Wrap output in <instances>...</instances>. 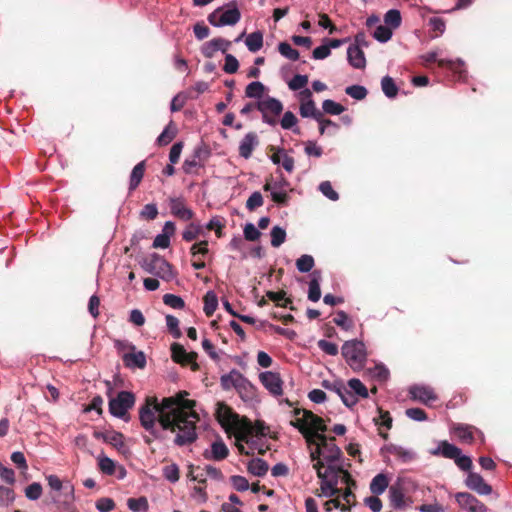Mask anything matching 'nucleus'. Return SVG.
<instances>
[{
	"mask_svg": "<svg viewBox=\"0 0 512 512\" xmlns=\"http://www.w3.org/2000/svg\"><path fill=\"white\" fill-rule=\"evenodd\" d=\"M186 391H180L174 396L164 397L160 402L157 397H147L139 408L141 426L149 432L145 436L146 444L153 440L165 441L168 434H174L173 443L182 447L190 445L198 438L196 423L199 416L194 410L195 400L186 399Z\"/></svg>",
	"mask_w": 512,
	"mask_h": 512,
	"instance_id": "obj_1",
	"label": "nucleus"
},
{
	"mask_svg": "<svg viewBox=\"0 0 512 512\" xmlns=\"http://www.w3.org/2000/svg\"><path fill=\"white\" fill-rule=\"evenodd\" d=\"M51 489L50 499L56 505V512H76L73 507L74 487L70 483L64 484L56 475L46 476Z\"/></svg>",
	"mask_w": 512,
	"mask_h": 512,
	"instance_id": "obj_2",
	"label": "nucleus"
},
{
	"mask_svg": "<svg viewBox=\"0 0 512 512\" xmlns=\"http://www.w3.org/2000/svg\"><path fill=\"white\" fill-rule=\"evenodd\" d=\"M341 353L350 368L358 372L362 370L367 361L365 344L359 340L346 341L341 348Z\"/></svg>",
	"mask_w": 512,
	"mask_h": 512,
	"instance_id": "obj_3",
	"label": "nucleus"
},
{
	"mask_svg": "<svg viewBox=\"0 0 512 512\" xmlns=\"http://www.w3.org/2000/svg\"><path fill=\"white\" fill-rule=\"evenodd\" d=\"M434 456H442L454 460L455 464L463 471H470L472 460L469 456L462 455L461 449L446 440L440 441L437 448L431 451Z\"/></svg>",
	"mask_w": 512,
	"mask_h": 512,
	"instance_id": "obj_4",
	"label": "nucleus"
},
{
	"mask_svg": "<svg viewBox=\"0 0 512 512\" xmlns=\"http://www.w3.org/2000/svg\"><path fill=\"white\" fill-rule=\"evenodd\" d=\"M142 267L146 272L165 281H171L176 276L173 266L157 253H153L149 258H146L143 261Z\"/></svg>",
	"mask_w": 512,
	"mask_h": 512,
	"instance_id": "obj_5",
	"label": "nucleus"
},
{
	"mask_svg": "<svg viewBox=\"0 0 512 512\" xmlns=\"http://www.w3.org/2000/svg\"><path fill=\"white\" fill-rule=\"evenodd\" d=\"M134 404L135 395L129 391H121L109 400V411L113 416L123 419Z\"/></svg>",
	"mask_w": 512,
	"mask_h": 512,
	"instance_id": "obj_6",
	"label": "nucleus"
},
{
	"mask_svg": "<svg viewBox=\"0 0 512 512\" xmlns=\"http://www.w3.org/2000/svg\"><path fill=\"white\" fill-rule=\"evenodd\" d=\"M216 419L226 431L234 429L240 432L243 424V419L225 403L217 404Z\"/></svg>",
	"mask_w": 512,
	"mask_h": 512,
	"instance_id": "obj_7",
	"label": "nucleus"
},
{
	"mask_svg": "<svg viewBox=\"0 0 512 512\" xmlns=\"http://www.w3.org/2000/svg\"><path fill=\"white\" fill-rule=\"evenodd\" d=\"M231 5L233 6V8H230L226 11H223L222 8H217L216 10H214L208 16L209 23L215 27L235 25L240 20L241 13L239 9L236 7L235 2H232Z\"/></svg>",
	"mask_w": 512,
	"mask_h": 512,
	"instance_id": "obj_8",
	"label": "nucleus"
},
{
	"mask_svg": "<svg viewBox=\"0 0 512 512\" xmlns=\"http://www.w3.org/2000/svg\"><path fill=\"white\" fill-rule=\"evenodd\" d=\"M317 440L321 442L325 464L330 462H338L341 460L343 453L341 449L336 445V438L334 436H326L325 434L318 433L315 436L314 441L317 442Z\"/></svg>",
	"mask_w": 512,
	"mask_h": 512,
	"instance_id": "obj_9",
	"label": "nucleus"
},
{
	"mask_svg": "<svg viewBox=\"0 0 512 512\" xmlns=\"http://www.w3.org/2000/svg\"><path fill=\"white\" fill-rule=\"evenodd\" d=\"M198 354L196 352H187L183 345L173 343L171 345V358L175 363L182 366L190 365L193 371L199 370V365L196 362Z\"/></svg>",
	"mask_w": 512,
	"mask_h": 512,
	"instance_id": "obj_10",
	"label": "nucleus"
},
{
	"mask_svg": "<svg viewBox=\"0 0 512 512\" xmlns=\"http://www.w3.org/2000/svg\"><path fill=\"white\" fill-rule=\"evenodd\" d=\"M269 431V427L260 420H257L254 425L247 419H243V424L240 429L238 439L248 443V436H266Z\"/></svg>",
	"mask_w": 512,
	"mask_h": 512,
	"instance_id": "obj_11",
	"label": "nucleus"
},
{
	"mask_svg": "<svg viewBox=\"0 0 512 512\" xmlns=\"http://www.w3.org/2000/svg\"><path fill=\"white\" fill-rule=\"evenodd\" d=\"M93 436L96 439H101L105 443L112 445L121 454H125L128 448L124 442V435L116 431H94Z\"/></svg>",
	"mask_w": 512,
	"mask_h": 512,
	"instance_id": "obj_12",
	"label": "nucleus"
},
{
	"mask_svg": "<svg viewBox=\"0 0 512 512\" xmlns=\"http://www.w3.org/2000/svg\"><path fill=\"white\" fill-rule=\"evenodd\" d=\"M263 386L274 396H280L283 393V381L279 373L266 371L259 375Z\"/></svg>",
	"mask_w": 512,
	"mask_h": 512,
	"instance_id": "obj_13",
	"label": "nucleus"
},
{
	"mask_svg": "<svg viewBox=\"0 0 512 512\" xmlns=\"http://www.w3.org/2000/svg\"><path fill=\"white\" fill-rule=\"evenodd\" d=\"M458 505L470 512H486L487 507L480 502L474 495L467 492H459L455 495Z\"/></svg>",
	"mask_w": 512,
	"mask_h": 512,
	"instance_id": "obj_14",
	"label": "nucleus"
},
{
	"mask_svg": "<svg viewBox=\"0 0 512 512\" xmlns=\"http://www.w3.org/2000/svg\"><path fill=\"white\" fill-rule=\"evenodd\" d=\"M169 207L171 214L181 220L188 221L194 217V212L186 207L183 197L169 198Z\"/></svg>",
	"mask_w": 512,
	"mask_h": 512,
	"instance_id": "obj_15",
	"label": "nucleus"
},
{
	"mask_svg": "<svg viewBox=\"0 0 512 512\" xmlns=\"http://www.w3.org/2000/svg\"><path fill=\"white\" fill-rule=\"evenodd\" d=\"M465 485L479 495H489L492 493V486L486 483L480 474L475 472L468 473Z\"/></svg>",
	"mask_w": 512,
	"mask_h": 512,
	"instance_id": "obj_16",
	"label": "nucleus"
},
{
	"mask_svg": "<svg viewBox=\"0 0 512 512\" xmlns=\"http://www.w3.org/2000/svg\"><path fill=\"white\" fill-rule=\"evenodd\" d=\"M256 109L262 113V118H267L269 114L279 116L283 111V104L276 98L267 97L256 103Z\"/></svg>",
	"mask_w": 512,
	"mask_h": 512,
	"instance_id": "obj_17",
	"label": "nucleus"
},
{
	"mask_svg": "<svg viewBox=\"0 0 512 512\" xmlns=\"http://www.w3.org/2000/svg\"><path fill=\"white\" fill-rule=\"evenodd\" d=\"M305 410L306 409H299V408H296L294 410V414L295 415H299L301 412L303 413V417L302 418H297L295 420H292L290 422V424L295 427L296 429H298V431L302 434V436L304 437L306 443L308 446H311L313 443H314V440H315V436L318 434V433H314L312 432V429H310L308 426H307V422L305 420Z\"/></svg>",
	"mask_w": 512,
	"mask_h": 512,
	"instance_id": "obj_18",
	"label": "nucleus"
},
{
	"mask_svg": "<svg viewBox=\"0 0 512 512\" xmlns=\"http://www.w3.org/2000/svg\"><path fill=\"white\" fill-rule=\"evenodd\" d=\"M301 95L303 98H307L308 100L301 103L299 108L300 115L304 118L311 117L315 120L319 119L323 112L317 109L315 102L310 99L312 96L311 91L309 89H305L301 92Z\"/></svg>",
	"mask_w": 512,
	"mask_h": 512,
	"instance_id": "obj_19",
	"label": "nucleus"
},
{
	"mask_svg": "<svg viewBox=\"0 0 512 512\" xmlns=\"http://www.w3.org/2000/svg\"><path fill=\"white\" fill-rule=\"evenodd\" d=\"M230 45V41H227L222 38H214L204 43V45L201 48V51L204 57L212 58L218 50H221L223 53H226Z\"/></svg>",
	"mask_w": 512,
	"mask_h": 512,
	"instance_id": "obj_20",
	"label": "nucleus"
},
{
	"mask_svg": "<svg viewBox=\"0 0 512 512\" xmlns=\"http://www.w3.org/2000/svg\"><path fill=\"white\" fill-rule=\"evenodd\" d=\"M229 449L222 440H217L211 444V450H205L203 457L207 460L221 461L227 458Z\"/></svg>",
	"mask_w": 512,
	"mask_h": 512,
	"instance_id": "obj_21",
	"label": "nucleus"
},
{
	"mask_svg": "<svg viewBox=\"0 0 512 512\" xmlns=\"http://www.w3.org/2000/svg\"><path fill=\"white\" fill-rule=\"evenodd\" d=\"M404 488L398 480L396 483L389 487V501L393 509L401 510L405 506Z\"/></svg>",
	"mask_w": 512,
	"mask_h": 512,
	"instance_id": "obj_22",
	"label": "nucleus"
},
{
	"mask_svg": "<svg viewBox=\"0 0 512 512\" xmlns=\"http://www.w3.org/2000/svg\"><path fill=\"white\" fill-rule=\"evenodd\" d=\"M259 144L258 136L255 132L247 133L239 145V155L245 159L251 157L254 148Z\"/></svg>",
	"mask_w": 512,
	"mask_h": 512,
	"instance_id": "obj_23",
	"label": "nucleus"
},
{
	"mask_svg": "<svg viewBox=\"0 0 512 512\" xmlns=\"http://www.w3.org/2000/svg\"><path fill=\"white\" fill-rule=\"evenodd\" d=\"M132 352L123 355V362L126 367L143 369L146 366V356L142 351L135 352V347L131 346Z\"/></svg>",
	"mask_w": 512,
	"mask_h": 512,
	"instance_id": "obj_24",
	"label": "nucleus"
},
{
	"mask_svg": "<svg viewBox=\"0 0 512 512\" xmlns=\"http://www.w3.org/2000/svg\"><path fill=\"white\" fill-rule=\"evenodd\" d=\"M349 64L356 69H363L366 66V58L363 50L358 46H349L347 49Z\"/></svg>",
	"mask_w": 512,
	"mask_h": 512,
	"instance_id": "obj_25",
	"label": "nucleus"
},
{
	"mask_svg": "<svg viewBox=\"0 0 512 512\" xmlns=\"http://www.w3.org/2000/svg\"><path fill=\"white\" fill-rule=\"evenodd\" d=\"M386 450L388 453L396 456L400 461L407 463L411 462L416 458V454L402 446L389 444L382 448V451Z\"/></svg>",
	"mask_w": 512,
	"mask_h": 512,
	"instance_id": "obj_26",
	"label": "nucleus"
},
{
	"mask_svg": "<svg viewBox=\"0 0 512 512\" xmlns=\"http://www.w3.org/2000/svg\"><path fill=\"white\" fill-rule=\"evenodd\" d=\"M410 395L414 400H418L424 404L435 401L437 396L432 389L424 386H414L410 389Z\"/></svg>",
	"mask_w": 512,
	"mask_h": 512,
	"instance_id": "obj_27",
	"label": "nucleus"
},
{
	"mask_svg": "<svg viewBox=\"0 0 512 512\" xmlns=\"http://www.w3.org/2000/svg\"><path fill=\"white\" fill-rule=\"evenodd\" d=\"M305 420L307 422V426L312 429V432L324 434L327 431V425L323 418L312 411L305 410Z\"/></svg>",
	"mask_w": 512,
	"mask_h": 512,
	"instance_id": "obj_28",
	"label": "nucleus"
},
{
	"mask_svg": "<svg viewBox=\"0 0 512 512\" xmlns=\"http://www.w3.org/2000/svg\"><path fill=\"white\" fill-rule=\"evenodd\" d=\"M379 417L374 418L375 425L379 426V435L387 440L389 438V434L387 432L382 431V427H385L387 430L392 428L393 419L388 411L383 410L382 408H378Z\"/></svg>",
	"mask_w": 512,
	"mask_h": 512,
	"instance_id": "obj_29",
	"label": "nucleus"
},
{
	"mask_svg": "<svg viewBox=\"0 0 512 512\" xmlns=\"http://www.w3.org/2000/svg\"><path fill=\"white\" fill-rule=\"evenodd\" d=\"M97 466L99 471L107 476H112L116 474L117 464L114 460L109 458L108 456L101 453L97 457Z\"/></svg>",
	"mask_w": 512,
	"mask_h": 512,
	"instance_id": "obj_30",
	"label": "nucleus"
},
{
	"mask_svg": "<svg viewBox=\"0 0 512 512\" xmlns=\"http://www.w3.org/2000/svg\"><path fill=\"white\" fill-rule=\"evenodd\" d=\"M146 169V161L143 160L136 164L132 169L129 181V190H135L141 183Z\"/></svg>",
	"mask_w": 512,
	"mask_h": 512,
	"instance_id": "obj_31",
	"label": "nucleus"
},
{
	"mask_svg": "<svg viewBox=\"0 0 512 512\" xmlns=\"http://www.w3.org/2000/svg\"><path fill=\"white\" fill-rule=\"evenodd\" d=\"M243 375L236 369H233L228 374L222 375L220 378L221 387L224 390H230L231 388L236 389L239 381Z\"/></svg>",
	"mask_w": 512,
	"mask_h": 512,
	"instance_id": "obj_32",
	"label": "nucleus"
},
{
	"mask_svg": "<svg viewBox=\"0 0 512 512\" xmlns=\"http://www.w3.org/2000/svg\"><path fill=\"white\" fill-rule=\"evenodd\" d=\"M236 391L238 392L240 397L243 400H246V401L247 400H252L254 398L255 392H256L255 387L244 376L239 381V383H238V385L236 387Z\"/></svg>",
	"mask_w": 512,
	"mask_h": 512,
	"instance_id": "obj_33",
	"label": "nucleus"
},
{
	"mask_svg": "<svg viewBox=\"0 0 512 512\" xmlns=\"http://www.w3.org/2000/svg\"><path fill=\"white\" fill-rule=\"evenodd\" d=\"M388 486V477L383 473H379L372 479L370 483V491L374 495H380L388 488Z\"/></svg>",
	"mask_w": 512,
	"mask_h": 512,
	"instance_id": "obj_34",
	"label": "nucleus"
},
{
	"mask_svg": "<svg viewBox=\"0 0 512 512\" xmlns=\"http://www.w3.org/2000/svg\"><path fill=\"white\" fill-rule=\"evenodd\" d=\"M268 469V463L261 458L252 459L247 466L248 472L258 477L265 476Z\"/></svg>",
	"mask_w": 512,
	"mask_h": 512,
	"instance_id": "obj_35",
	"label": "nucleus"
},
{
	"mask_svg": "<svg viewBox=\"0 0 512 512\" xmlns=\"http://www.w3.org/2000/svg\"><path fill=\"white\" fill-rule=\"evenodd\" d=\"M473 429L472 426L458 424L453 428V431L461 442L470 444L474 441Z\"/></svg>",
	"mask_w": 512,
	"mask_h": 512,
	"instance_id": "obj_36",
	"label": "nucleus"
},
{
	"mask_svg": "<svg viewBox=\"0 0 512 512\" xmlns=\"http://www.w3.org/2000/svg\"><path fill=\"white\" fill-rule=\"evenodd\" d=\"M313 278L309 282L308 299L312 302L319 301L321 297V289L319 284L320 272L314 271Z\"/></svg>",
	"mask_w": 512,
	"mask_h": 512,
	"instance_id": "obj_37",
	"label": "nucleus"
},
{
	"mask_svg": "<svg viewBox=\"0 0 512 512\" xmlns=\"http://www.w3.org/2000/svg\"><path fill=\"white\" fill-rule=\"evenodd\" d=\"M245 44L249 51L255 53L263 46V33L255 31L246 37Z\"/></svg>",
	"mask_w": 512,
	"mask_h": 512,
	"instance_id": "obj_38",
	"label": "nucleus"
},
{
	"mask_svg": "<svg viewBox=\"0 0 512 512\" xmlns=\"http://www.w3.org/2000/svg\"><path fill=\"white\" fill-rule=\"evenodd\" d=\"M177 134V128L171 121L162 131V133L157 138V143L159 146L168 145Z\"/></svg>",
	"mask_w": 512,
	"mask_h": 512,
	"instance_id": "obj_39",
	"label": "nucleus"
},
{
	"mask_svg": "<svg viewBox=\"0 0 512 512\" xmlns=\"http://www.w3.org/2000/svg\"><path fill=\"white\" fill-rule=\"evenodd\" d=\"M204 313L207 317H211L218 306L217 295L213 291H208L203 297Z\"/></svg>",
	"mask_w": 512,
	"mask_h": 512,
	"instance_id": "obj_40",
	"label": "nucleus"
},
{
	"mask_svg": "<svg viewBox=\"0 0 512 512\" xmlns=\"http://www.w3.org/2000/svg\"><path fill=\"white\" fill-rule=\"evenodd\" d=\"M437 56H438V54L435 51H432V52L422 55L421 59L423 61V65L428 67L431 63L437 62L439 67L452 68V65H453L452 61L444 60V59L438 60Z\"/></svg>",
	"mask_w": 512,
	"mask_h": 512,
	"instance_id": "obj_41",
	"label": "nucleus"
},
{
	"mask_svg": "<svg viewBox=\"0 0 512 512\" xmlns=\"http://www.w3.org/2000/svg\"><path fill=\"white\" fill-rule=\"evenodd\" d=\"M384 22L385 25H387L388 27L390 26V28L392 29L400 27L402 23L400 11L397 9H391L387 11L386 14L384 15Z\"/></svg>",
	"mask_w": 512,
	"mask_h": 512,
	"instance_id": "obj_42",
	"label": "nucleus"
},
{
	"mask_svg": "<svg viewBox=\"0 0 512 512\" xmlns=\"http://www.w3.org/2000/svg\"><path fill=\"white\" fill-rule=\"evenodd\" d=\"M127 506L133 512H147L149 508L146 497L129 498L127 500Z\"/></svg>",
	"mask_w": 512,
	"mask_h": 512,
	"instance_id": "obj_43",
	"label": "nucleus"
},
{
	"mask_svg": "<svg viewBox=\"0 0 512 512\" xmlns=\"http://www.w3.org/2000/svg\"><path fill=\"white\" fill-rule=\"evenodd\" d=\"M381 88L383 93L388 98H394L397 96L398 87L396 86L394 80L390 76H385L382 78Z\"/></svg>",
	"mask_w": 512,
	"mask_h": 512,
	"instance_id": "obj_44",
	"label": "nucleus"
},
{
	"mask_svg": "<svg viewBox=\"0 0 512 512\" xmlns=\"http://www.w3.org/2000/svg\"><path fill=\"white\" fill-rule=\"evenodd\" d=\"M264 91L265 86L259 81H254L246 86L245 95L249 98L260 99L263 96Z\"/></svg>",
	"mask_w": 512,
	"mask_h": 512,
	"instance_id": "obj_45",
	"label": "nucleus"
},
{
	"mask_svg": "<svg viewBox=\"0 0 512 512\" xmlns=\"http://www.w3.org/2000/svg\"><path fill=\"white\" fill-rule=\"evenodd\" d=\"M351 392L361 398H367L369 396L368 389L366 386L357 378H352L347 382Z\"/></svg>",
	"mask_w": 512,
	"mask_h": 512,
	"instance_id": "obj_46",
	"label": "nucleus"
},
{
	"mask_svg": "<svg viewBox=\"0 0 512 512\" xmlns=\"http://www.w3.org/2000/svg\"><path fill=\"white\" fill-rule=\"evenodd\" d=\"M322 109L323 114L326 113L329 115H340L342 112H344L345 107L333 100L327 99L323 101Z\"/></svg>",
	"mask_w": 512,
	"mask_h": 512,
	"instance_id": "obj_47",
	"label": "nucleus"
},
{
	"mask_svg": "<svg viewBox=\"0 0 512 512\" xmlns=\"http://www.w3.org/2000/svg\"><path fill=\"white\" fill-rule=\"evenodd\" d=\"M314 264V258L308 254L302 255L296 260V267L302 273L309 272L314 267Z\"/></svg>",
	"mask_w": 512,
	"mask_h": 512,
	"instance_id": "obj_48",
	"label": "nucleus"
},
{
	"mask_svg": "<svg viewBox=\"0 0 512 512\" xmlns=\"http://www.w3.org/2000/svg\"><path fill=\"white\" fill-rule=\"evenodd\" d=\"M278 50L280 54L284 57H286L289 60L296 61L299 59V52L298 50L291 47V45L287 42H281L278 45Z\"/></svg>",
	"mask_w": 512,
	"mask_h": 512,
	"instance_id": "obj_49",
	"label": "nucleus"
},
{
	"mask_svg": "<svg viewBox=\"0 0 512 512\" xmlns=\"http://www.w3.org/2000/svg\"><path fill=\"white\" fill-rule=\"evenodd\" d=\"M373 37L381 42V43H385L387 41H389L392 37V29L390 27H388L387 25H379L374 33H373Z\"/></svg>",
	"mask_w": 512,
	"mask_h": 512,
	"instance_id": "obj_50",
	"label": "nucleus"
},
{
	"mask_svg": "<svg viewBox=\"0 0 512 512\" xmlns=\"http://www.w3.org/2000/svg\"><path fill=\"white\" fill-rule=\"evenodd\" d=\"M286 232L279 226H274L271 230V245L273 247H279L285 242Z\"/></svg>",
	"mask_w": 512,
	"mask_h": 512,
	"instance_id": "obj_51",
	"label": "nucleus"
},
{
	"mask_svg": "<svg viewBox=\"0 0 512 512\" xmlns=\"http://www.w3.org/2000/svg\"><path fill=\"white\" fill-rule=\"evenodd\" d=\"M166 324L169 333L176 339L182 336V332L179 328V320L173 315L166 316Z\"/></svg>",
	"mask_w": 512,
	"mask_h": 512,
	"instance_id": "obj_52",
	"label": "nucleus"
},
{
	"mask_svg": "<svg viewBox=\"0 0 512 512\" xmlns=\"http://www.w3.org/2000/svg\"><path fill=\"white\" fill-rule=\"evenodd\" d=\"M163 476L171 483L177 482L180 478V471L178 465L173 463L165 466L163 468Z\"/></svg>",
	"mask_w": 512,
	"mask_h": 512,
	"instance_id": "obj_53",
	"label": "nucleus"
},
{
	"mask_svg": "<svg viewBox=\"0 0 512 512\" xmlns=\"http://www.w3.org/2000/svg\"><path fill=\"white\" fill-rule=\"evenodd\" d=\"M202 232V228L194 223H190L182 234V238L186 242L195 240Z\"/></svg>",
	"mask_w": 512,
	"mask_h": 512,
	"instance_id": "obj_54",
	"label": "nucleus"
},
{
	"mask_svg": "<svg viewBox=\"0 0 512 512\" xmlns=\"http://www.w3.org/2000/svg\"><path fill=\"white\" fill-rule=\"evenodd\" d=\"M163 302L165 305L174 309H183L185 307L184 300L180 296L174 294H165L163 296Z\"/></svg>",
	"mask_w": 512,
	"mask_h": 512,
	"instance_id": "obj_55",
	"label": "nucleus"
},
{
	"mask_svg": "<svg viewBox=\"0 0 512 512\" xmlns=\"http://www.w3.org/2000/svg\"><path fill=\"white\" fill-rule=\"evenodd\" d=\"M264 203L263 196L260 192H253L250 197L246 201V208L249 211H254L255 209L261 207Z\"/></svg>",
	"mask_w": 512,
	"mask_h": 512,
	"instance_id": "obj_56",
	"label": "nucleus"
},
{
	"mask_svg": "<svg viewBox=\"0 0 512 512\" xmlns=\"http://www.w3.org/2000/svg\"><path fill=\"white\" fill-rule=\"evenodd\" d=\"M334 323L344 330H349L353 327V322L349 319L346 312L340 310L336 313V317L333 319Z\"/></svg>",
	"mask_w": 512,
	"mask_h": 512,
	"instance_id": "obj_57",
	"label": "nucleus"
},
{
	"mask_svg": "<svg viewBox=\"0 0 512 512\" xmlns=\"http://www.w3.org/2000/svg\"><path fill=\"white\" fill-rule=\"evenodd\" d=\"M345 92L347 95H349L350 97H352L356 100H362L367 95V89L364 86H360V85L348 86L345 89Z\"/></svg>",
	"mask_w": 512,
	"mask_h": 512,
	"instance_id": "obj_58",
	"label": "nucleus"
},
{
	"mask_svg": "<svg viewBox=\"0 0 512 512\" xmlns=\"http://www.w3.org/2000/svg\"><path fill=\"white\" fill-rule=\"evenodd\" d=\"M368 371L372 378L381 382L386 381L389 377V370L384 365H376Z\"/></svg>",
	"mask_w": 512,
	"mask_h": 512,
	"instance_id": "obj_59",
	"label": "nucleus"
},
{
	"mask_svg": "<svg viewBox=\"0 0 512 512\" xmlns=\"http://www.w3.org/2000/svg\"><path fill=\"white\" fill-rule=\"evenodd\" d=\"M42 494V486L38 482H33L32 484L28 485L25 489V496L29 500H37L41 497Z\"/></svg>",
	"mask_w": 512,
	"mask_h": 512,
	"instance_id": "obj_60",
	"label": "nucleus"
},
{
	"mask_svg": "<svg viewBox=\"0 0 512 512\" xmlns=\"http://www.w3.org/2000/svg\"><path fill=\"white\" fill-rule=\"evenodd\" d=\"M339 397L341 398L343 404L348 408H352L358 402L356 395L348 390L345 386L342 389L341 394H339Z\"/></svg>",
	"mask_w": 512,
	"mask_h": 512,
	"instance_id": "obj_61",
	"label": "nucleus"
},
{
	"mask_svg": "<svg viewBox=\"0 0 512 512\" xmlns=\"http://www.w3.org/2000/svg\"><path fill=\"white\" fill-rule=\"evenodd\" d=\"M308 83L307 75H295L288 83V86L291 90L297 91L304 88Z\"/></svg>",
	"mask_w": 512,
	"mask_h": 512,
	"instance_id": "obj_62",
	"label": "nucleus"
},
{
	"mask_svg": "<svg viewBox=\"0 0 512 512\" xmlns=\"http://www.w3.org/2000/svg\"><path fill=\"white\" fill-rule=\"evenodd\" d=\"M14 499L15 494L12 489L0 486V506H8Z\"/></svg>",
	"mask_w": 512,
	"mask_h": 512,
	"instance_id": "obj_63",
	"label": "nucleus"
},
{
	"mask_svg": "<svg viewBox=\"0 0 512 512\" xmlns=\"http://www.w3.org/2000/svg\"><path fill=\"white\" fill-rule=\"evenodd\" d=\"M239 68V62L231 54H226L225 56V64L223 66V70L228 74L236 73Z\"/></svg>",
	"mask_w": 512,
	"mask_h": 512,
	"instance_id": "obj_64",
	"label": "nucleus"
}]
</instances>
